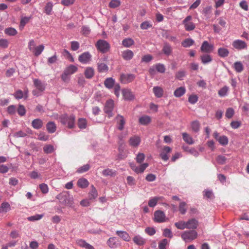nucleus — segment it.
<instances>
[{
	"label": "nucleus",
	"mask_w": 249,
	"mask_h": 249,
	"mask_svg": "<svg viewBox=\"0 0 249 249\" xmlns=\"http://www.w3.org/2000/svg\"><path fill=\"white\" fill-rule=\"evenodd\" d=\"M56 198L59 200L62 204L65 206L72 207L73 198L68 192H63L56 196Z\"/></svg>",
	"instance_id": "f257e3e1"
},
{
	"label": "nucleus",
	"mask_w": 249,
	"mask_h": 249,
	"mask_svg": "<svg viewBox=\"0 0 249 249\" xmlns=\"http://www.w3.org/2000/svg\"><path fill=\"white\" fill-rule=\"evenodd\" d=\"M60 121L61 124L64 125H67L69 128H72L74 126V122L75 118L74 115H68L64 114L60 117Z\"/></svg>",
	"instance_id": "f03ea898"
},
{
	"label": "nucleus",
	"mask_w": 249,
	"mask_h": 249,
	"mask_svg": "<svg viewBox=\"0 0 249 249\" xmlns=\"http://www.w3.org/2000/svg\"><path fill=\"white\" fill-rule=\"evenodd\" d=\"M33 82L34 86L36 88V89L33 90L32 94L34 96H38L41 95L39 92H42L45 90L46 85L38 79H34Z\"/></svg>",
	"instance_id": "7ed1b4c3"
},
{
	"label": "nucleus",
	"mask_w": 249,
	"mask_h": 249,
	"mask_svg": "<svg viewBox=\"0 0 249 249\" xmlns=\"http://www.w3.org/2000/svg\"><path fill=\"white\" fill-rule=\"evenodd\" d=\"M95 46L98 51L103 53H106L109 51L110 45L105 40L99 39L95 44Z\"/></svg>",
	"instance_id": "20e7f679"
},
{
	"label": "nucleus",
	"mask_w": 249,
	"mask_h": 249,
	"mask_svg": "<svg viewBox=\"0 0 249 249\" xmlns=\"http://www.w3.org/2000/svg\"><path fill=\"white\" fill-rule=\"evenodd\" d=\"M197 237V233L194 230L185 231L181 235V238L185 242L192 241Z\"/></svg>",
	"instance_id": "39448f33"
},
{
	"label": "nucleus",
	"mask_w": 249,
	"mask_h": 249,
	"mask_svg": "<svg viewBox=\"0 0 249 249\" xmlns=\"http://www.w3.org/2000/svg\"><path fill=\"white\" fill-rule=\"evenodd\" d=\"M192 20V17L191 16H188L182 21V24L184 25L186 31H190L195 29V24Z\"/></svg>",
	"instance_id": "423d86ee"
},
{
	"label": "nucleus",
	"mask_w": 249,
	"mask_h": 249,
	"mask_svg": "<svg viewBox=\"0 0 249 249\" xmlns=\"http://www.w3.org/2000/svg\"><path fill=\"white\" fill-rule=\"evenodd\" d=\"M114 107V101L112 100H107L105 104L104 107L105 112L107 114L108 117L110 118L112 116V110Z\"/></svg>",
	"instance_id": "0eeeda50"
},
{
	"label": "nucleus",
	"mask_w": 249,
	"mask_h": 249,
	"mask_svg": "<svg viewBox=\"0 0 249 249\" xmlns=\"http://www.w3.org/2000/svg\"><path fill=\"white\" fill-rule=\"evenodd\" d=\"M154 220L158 223H162L166 221V216L164 213L161 211L158 210L154 213Z\"/></svg>",
	"instance_id": "6e6552de"
},
{
	"label": "nucleus",
	"mask_w": 249,
	"mask_h": 249,
	"mask_svg": "<svg viewBox=\"0 0 249 249\" xmlns=\"http://www.w3.org/2000/svg\"><path fill=\"white\" fill-rule=\"evenodd\" d=\"M92 55L88 52H84L78 56V60L82 64H88L91 60Z\"/></svg>",
	"instance_id": "1a4fd4ad"
},
{
	"label": "nucleus",
	"mask_w": 249,
	"mask_h": 249,
	"mask_svg": "<svg viewBox=\"0 0 249 249\" xmlns=\"http://www.w3.org/2000/svg\"><path fill=\"white\" fill-rule=\"evenodd\" d=\"M135 78V75L133 74H122L120 80L123 84H128L132 82Z\"/></svg>",
	"instance_id": "9d476101"
},
{
	"label": "nucleus",
	"mask_w": 249,
	"mask_h": 249,
	"mask_svg": "<svg viewBox=\"0 0 249 249\" xmlns=\"http://www.w3.org/2000/svg\"><path fill=\"white\" fill-rule=\"evenodd\" d=\"M232 46L238 50H244L247 49V44L244 41L240 39H236L232 43Z\"/></svg>",
	"instance_id": "9b49d317"
},
{
	"label": "nucleus",
	"mask_w": 249,
	"mask_h": 249,
	"mask_svg": "<svg viewBox=\"0 0 249 249\" xmlns=\"http://www.w3.org/2000/svg\"><path fill=\"white\" fill-rule=\"evenodd\" d=\"M171 151V148H170L169 146H165L163 147L160 154V156L163 160L167 161L169 159V156H168V154L170 153Z\"/></svg>",
	"instance_id": "f8f14e48"
},
{
	"label": "nucleus",
	"mask_w": 249,
	"mask_h": 249,
	"mask_svg": "<svg viewBox=\"0 0 249 249\" xmlns=\"http://www.w3.org/2000/svg\"><path fill=\"white\" fill-rule=\"evenodd\" d=\"M141 142V138L137 135L131 137L128 141L129 145L134 147H138L140 145Z\"/></svg>",
	"instance_id": "ddd939ff"
},
{
	"label": "nucleus",
	"mask_w": 249,
	"mask_h": 249,
	"mask_svg": "<svg viewBox=\"0 0 249 249\" xmlns=\"http://www.w3.org/2000/svg\"><path fill=\"white\" fill-rule=\"evenodd\" d=\"M200 49L202 52L210 53L213 51V46L209 44L208 41H205L203 42Z\"/></svg>",
	"instance_id": "4468645a"
},
{
	"label": "nucleus",
	"mask_w": 249,
	"mask_h": 249,
	"mask_svg": "<svg viewBox=\"0 0 249 249\" xmlns=\"http://www.w3.org/2000/svg\"><path fill=\"white\" fill-rule=\"evenodd\" d=\"M148 164L147 163L142 164L139 167H137L133 164H130V166L132 169L137 174L143 172V171L148 167Z\"/></svg>",
	"instance_id": "2eb2a0df"
},
{
	"label": "nucleus",
	"mask_w": 249,
	"mask_h": 249,
	"mask_svg": "<svg viewBox=\"0 0 249 249\" xmlns=\"http://www.w3.org/2000/svg\"><path fill=\"white\" fill-rule=\"evenodd\" d=\"M186 222V229H196L198 226V221L195 218L191 219Z\"/></svg>",
	"instance_id": "dca6fc26"
},
{
	"label": "nucleus",
	"mask_w": 249,
	"mask_h": 249,
	"mask_svg": "<svg viewBox=\"0 0 249 249\" xmlns=\"http://www.w3.org/2000/svg\"><path fill=\"white\" fill-rule=\"evenodd\" d=\"M107 245L111 249H115L118 247V241L116 237L109 238L107 241Z\"/></svg>",
	"instance_id": "f3484780"
},
{
	"label": "nucleus",
	"mask_w": 249,
	"mask_h": 249,
	"mask_svg": "<svg viewBox=\"0 0 249 249\" xmlns=\"http://www.w3.org/2000/svg\"><path fill=\"white\" fill-rule=\"evenodd\" d=\"M118 124V128L120 130H122L124 128V125L125 123V121L124 117L120 115H118L116 117Z\"/></svg>",
	"instance_id": "a211bd4d"
},
{
	"label": "nucleus",
	"mask_w": 249,
	"mask_h": 249,
	"mask_svg": "<svg viewBox=\"0 0 249 249\" xmlns=\"http://www.w3.org/2000/svg\"><path fill=\"white\" fill-rule=\"evenodd\" d=\"M153 92L155 96L157 98H161L163 96L164 93L163 89L159 86L154 87L153 88Z\"/></svg>",
	"instance_id": "6ab92c4d"
},
{
	"label": "nucleus",
	"mask_w": 249,
	"mask_h": 249,
	"mask_svg": "<svg viewBox=\"0 0 249 249\" xmlns=\"http://www.w3.org/2000/svg\"><path fill=\"white\" fill-rule=\"evenodd\" d=\"M116 234L125 241L128 242L130 240L131 238L129 234L125 231H117Z\"/></svg>",
	"instance_id": "aec40b11"
},
{
	"label": "nucleus",
	"mask_w": 249,
	"mask_h": 249,
	"mask_svg": "<svg viewBox=\"0 0 249 249\" xmlns=\"http://www.w3.org/2000/svg\"><path fill=\"white\" fill-rule=\"evenodd\" d=\"M122 93L125 100H131L134 98V96L130 89H124L122 90Z\"/></svg>",
	"instance_id": "412c9836"
},
{
	"label": "nucleus",
	"mask_w": 249,
	"mask_h": 249,
	"mask_svg": "<svg viewBox=\"0 0 249 249\" xmlns=\"http://www.w3.org/2000/svg\"><path fill=\"white\" fill-rule=\"evenodd\" d=\"M122 56L124 59L130 60L133 58L134 53L132 51L126 50L122 52Z\"/></svg>",
	"instance_id": "4be33fe9"
},
{
	"label": "nucleus",
	"mask_w": 249,
	"mask_h": 249,
	"mask_svg": "<svg viewBox=\"0 0 249 249\" xmlns=\"http://www.w3.org/2000/svg\"><path fill=\"white\" fill-rule=\"evenodd\" d=\"M43 124V121L40 119H36L33 120L32 122V127L36 129L41 128Z\"/></svg>",
	"instance_id": "5701e85b"
},
{
	"label": "nucleus",
	"mask_w": 249,
	"mask_h": 249,
	"mask_svg": "<svg viewBox=\"0 0 249 249\" xmlns=\"http://www.w3.org/2000/svg\"><path fill=\"white\" fill-rule=\"evenodd\" d=\"M133 242L138 246H143L145 244V240L140 235H136L133 238Z\"/></svg>",
	"instance_id": "b1692460"
},
{
	"label": "nucleus",
	"mask_w": 249,
	"mask_h": 249,
	"mask_svg": "<svg viewBox=\"0 0 249 249\" xmlns=\"http://www.w3.org/2000/svg\"><path fill=\"white\" fill-rule=\"evenodd\" d=\"M84 74L86 78L91 79L94 75V70L91 67H87L85 70Z\"/></svg>",
	"instance_id": "393cba45"
},
{
	"label": "nucleus",
	"mask_w": 249,
	"mask_h": 249,
	"mask_svg": "<svg viewBox=\"0 0 249 249\" xmlns=\"http://www.w3.org/2000/svg\"><path fill=\"white\" fill-rule=\"evenodd\" d=\"M91 189L89 193V200H93L95 199L98 196V193L96 189L93 185L91 186Z\"/></svg>",
	"instance_id": "a878e982"
},
{
	"label": "nucleus",
	"mask_w": 249,
	"mask_h": 249,
	"mask_svg": "<svg viewBox=\"0 0 249 249\" xmlns=\"http://www.w3.org/2000/svg\"><path fill=\"white\" fill-rule=\"evenodd\" d=\"M151 119L150 117L147 115H143L139 119V123L143 125H146L151 122Z\"/></svg>",
	"instance_id": "bb28decb"
},
{
	"label": "nucleus",
	"mask_w": 249,
	"mask_h": 249,
	"mask_svg": "<svg viewBox=\"0 0 249 249\" xmlns=\"http://www.w3.org/2000/svg\"><path fill=\"white\" fill-rule=\"evenodd\" d=\"M77 243L80 247L85 248L86 249H94L92 246L88 244L84 240H78L77 242Z\"/></svg>",
	"instance_id": "cd10ccee"
},
{
	"label": "nucleus",
	"mask_w": 249,
	"mask_h": 249,
	"mask_svg": "<svg viewBox=\"0 0 249 249\" xmlns=\"http://www.w3.org/2000/svg\"><path fill=\"white\" fill-rule=\"evenodd\" d=\"M186 92V89L183 87H180L177 89L174 92V95L176 97H180L185 94Z\"/></svg>",
	"instance_id": "c85d7f7f"
},
{
	"label": "nucleus",
	"mask_w": 249,
	"mask_h": 249,
	"mask_svg": "<svg viewBox=\"0 0 249 249\" xmlns=\"http://www.w3.org/2000/svg\"><path fill=\"white\" fill-rule=\"evenodd\" d=\"M78 68L76 66L71 65L66 69L64 71L66 74L71 75L76 72Z\"/></svg>",
	"instance_id": "c756f323"
},
{
	"label": "nucleus",
	"mask_w": 249,
	"mask_h": 249,
	"mask_svg": "<svg viewBox=\"0 0 249 249\" xmlns=\"http://www.w3.org/2000/svg\"><path fill=\"white\" fill-rule=\"evenodd\" d=\"M46 128L47 131L50 133H53L56 131V126L54 123L53 122H49L46 124Z\"/></svg>",
	"instance_id": "7c9ffc66"
},
{
	"label": "nucleus",
	"mask_w": 249,
	"mask_h": 249,
	"mask_svg": "<svg viewBox=\"0 0 249 249\" xmlns=\"http://www.w3.org/2000/svg\"><path fill=\"white\" fill-rule=\"evenodd\" d=\"M97 69L100 72H106L108 71V67L104 63H98L97 64Z\"/></svg>",
	"instance_id": "2f4dec72"
},
{
	"label": "nucleus",
	"mask_w": 249,
	"mask_h": 249,
	"mask_svg": "<svg viewBox=\"0 0 249 249\" xmlns=\"http://www.w3.org/2000/svg\"><path fill=\"white\" fill-rule=\"evenodd\" d=\"M115 81L112 78H107L104 81V85L107 89H111L114 85Z\"/></svg>",
	"instance_id": "473e14b6"
},
{
	"label": "nucleus",
	"mask_w": 249,
	"mask_h": 249,
	"mask_svg": "<svg viewBox=\"0 0 249 249\" xmlns=\"http://www.w3.org/2000/svg\"><path fill=\"white\" fill-rule=\"evenodd\" d=\"M162 52L167 55H170L172 52V49L170 45L168 43H165L162 48Z\"/></svg>",
	"instance_id": "72a5a7b5"
},
{
	"label": "nucleus",
	"mask_w": 249,
	"mask_h": 249,
	"mask_svg": "<svg viewBox=\"0 0 249 249\" xmlns=\"http://www.w3.org/2000/svg\"><path fill=\"white\" fill-rule=\"evenodd\" d=\"M134 44V41L131 38H126L122 41V45L125 47H130Z\"/></svg>",
	"instance_id": "f704fd0d"
},
{
	"label": "nucleus",
	"mask_w": 249,
	"mask_h": 249,
	"mask_svg": "<svg viewBox=\"0 0 249 249\" xmlns=\"http://www.w3.org/2000/svg\"><path fill=\"white\" fill-rule=\"evenodd\" d=\"M44 49V46L43 45H40L34 49L32 53L36 56L39 55Z\"/></svg>",
	"instance_id": "c9c22d12"
},
{
	"label": "nucleus",
	"mask_w": 249,
	"mask_h": 249,
	"mask_svg": "<svg viewBox=\"0 0 249 249\" xmlns=\"http://www.w3.org/2000/svg\"><path fill=\"white\" fill-rule=\"evenodd\" d=\"M182 137L183 140L189 144H192L194 143V140L192 137L186 133H182Z\"/></svg>",
	"instance_id": "e433bc0d"
},
{
	"label": "nucleus",
	"mask_w": 249,
	"mask_h": 249,
	"mask_svg": "<svg viewBox=\"0 0 249 249\" xmlns=\"http://www.w3.org/2000/svg\"><path fill=\"white\" fill-rule=\"evenodd\" d=\"M77 185L82 188H85L89 185V182L85 178H80L77 181Z\"/></svg>",
	"instance_id": "4c0bfd02"
},
{
	"label": "nucleus",
	"mask_w": 249,
	"mask_h": 249,
	"mask_svg": "<svg viewBox=\"0 0 249 249\" xmlns=\"http://www.w3.org/2000/svg\"><path fill=\"white\" fill-rule=\"evenodd\" d=\"M10 206L8 202H3L1 204L0 207V213H6L10 211Z\"/></svg>",
	"instance_id": "58836bf2"
},
{
	"label": "nucleus",
	"mask_w": 249,
	"mask_h": 249,
	"mask_svg": "<svg viewBox=\"0 0 249 249\" xmlns=\"http://www.w3.org/2000/svg\"><path fill=\"white\" fill-rule=\"evenodd\" d=\"M162 197L156 196L149 199L148 201V206L150 207H155L158 201L161 199Z\"/></svg>",
	"instance_id": "ea45409f"
},
{
	"label": "nucleus",
	"mask_w": 249,
	"mask_h": 249,
	"mask_svg": "<svg viewBox=\"0 0 249 249\" xmlns=\"http://www.w3.org/2000/svg\"><path fill=\"white\" fill-rule=\"evenodd\" d=\"M218 55L221 57H225L229 55V52L228 49L224 48H220L218 50Z\"/></svg>",
	"instance_id": "a19ab883"
},
{
	"label": "nucleus",
	"mask_w": 249,
	"mask_h": 249,
	"mask_svg": "<svg viewBox=\"0 0 249 249\" xmlns=\"http://www.w3.org/2000/svg\"><path fill=\"white\" fill-rule=\"evenodd\" d=\"M201 62L203 64H205L211 62L212 61L211 56L209 54H204L200 57Z\"/></svg>",
	"instance_id": "79ce46f5"
},
{
	"label": "nucleus",
	"mask_w": 249,
	"mask_h": 249,
	"mask_svg": "<svg viewBox=\"0 0 249 249\" xmlns=\"http://www.w3.org/2000/svg\"><path fill=\"white\" fill-rule=\"evenodd\" d=\"M87 123L85 119L79 118L78 120L77 125L79 128L85 129L87 126Z\"/></svg>",
	"instance_id": "37998d69"
},
{
	"label": "nucleus",
	"mask_w": 249,
	"mask_h": 249,
	"mask_svg": "<svg viewBox=\"0 0 249 249\" xmlns=\"http://www.w3.org/2000/svg\"><path fill=\"white\" fill-rule=\"evenodd\" d=\"M53 7V5L51 2H48L46 3L44 7V11L47 15H50L51 14Z\"/></svg>",
	"instance_id": "c03bdc74"
},
{
	"label": "nucleus",
	"mask_w": 249,
	"mask_h": 249,
	"mask_svg": "<svg viewBox=\"0 0 249 249\" xmlns=\"http://www.w3.org/2000/svg\"><path fill=\"white\" fill-rule=\"evenodd\" d=\"M233 67L237 72H241L243 70V65L241 62H235L234 63Z\"/></svg>",
	"instance_id": "a18cd8bd"
},
{
	"label": "nucleus",
	"mask_w": 249,
	"mask_h": 249,
	"mask_svg": "<svg viewBox=\"0 0 249 249\" xmlns=\"http://www.w3.org/2000/svg\"><path fill=\"white\" fill-rule=\"evenodd\" d=\"M187 204L185 202H181L179 205V211L182 214H184L187 211Z\"/></svg>",
	"instance_id": "49530a36"
},
{
	"label": "nucleus",
	"mask_w": 249,
	"mask_h": 249,
	"mask_svg": "<svg viewBox=\"0 0 249 249\" xmlns=\"http://www.w3.org/2000/svg\"><path fill=\"white\" fill-rule=\"evenodd\" d=\"M124 149V144H122L119 146L118 150H119V153L118 154V158L119 159H123L126 157V155L123 153Z\"/></svg>",
	"instance_id": "de8ad7c7"
},
{
	"label": "nucleus",
	"mask_w": 249,
	"mask_h": 249,
	"mask_svg": "<svg viewBox=\"0 0 249 249\" xmlns=\"http://www.w3.org/2000/svg\"><path fill=\"white\" fill-rule=\"evenodd\" d=\"M176 227L179 230H184L186 228V222L184 221H179L175 223Z\"/></svg>",
	"instance_id": "09e8293b"
},
{
	"label": "nucleus",
	"mask_w": 249,
	"mask_h": 249,
	"mask_svg": "<svg viewBox=\"0 0 249 249\" xmlns=\"http://www.w3.org/2000/svg\"><path fill=\"white\" fill-rule=\"evenodd\" d=\"M194 43V41L191 38H187L182 42L181 45L184 47H189Z\"/></svg>",
	"instance_id": "8fccbe9b"
},
{
	"label": "nucleus",
	"mask_w": 249,
	"mask_h": 249,
	"mask_svg": "<svg viewBox=\"0 0 249 249\" xmlns=\"http://www.w3.org/2000/svg\"><path fill=\"white\" fill-rule=\"evenodd\" d=\"M191 127L195 132H197L200 129V124L198 121H194L191 124Z\"/></svg>",
	"instance_id": "3c124183"
},
{
	"label": "nucleus",
	"mask_w": 249,
	"mask_h": 249,
	"mask_svg": "<svg viewBox=\"0 0 249 249\" xmlns=\"http://www.w3.org/2000/svg\"><path fill=\"white\" fill-rule=\"evenodd\" d=\"M152 23L148 21H145L142 22L140 25V27L142 30H146L152 27Z\"/></svg>",
	"instance_id": "603ef678"
},
{
	"label": "nucleus",
	"mask_w": 249,
	"mask_h": 249,
	"mask_svg": "<svg viewBox=\"0 0 249 249\" xmlns=\"http://www.w3.org/2000/svg\"><path fill=\"white\" fill-rule=\"evenodd\" d=\"M4 32L9 36H15L17 34V30L13 28H8L5 29Z\"/></svg>",
	"instance_id": "864d4df0"
},
{
	"label": "nucleus",
	"mask_w": 249,
	"mask_h": 249,
	"mask_svg": "<svg viewBox=\"0 0 249 249\" xmlns=\"http://www.w3.org/2000/svg\"><path fill=\"white\" fill-rule=\"evenodd\" d=\"M43 151L46 154L52 153L54 151V147L50 144L46 145L43 147Z\"/></svg>",
	"instance_id": "5fc2aeb1"
},
{
	"label": "nucleus",
	"mask_w": 249,
	"mask_h": 249,
	"mask_svg": "<svg viewBox=\"0 0 249 249\" xmlns=\"http://www.w3.org/2000/svg\"><path fill=\"white\" fill-rule=\"evenodd\" d=\"M217 141L222 145H226L228 143V139L226 136H220Z\"/></svg>",
	"instance_id": "6e6d98bb"
},
{
	"label": "nucleus",
	"mask_w": 249,
	"mask_h": 249,
	"mask_svg": "<svg viewBox=\"0 0 249 249\" xmlns=\"http://www.w3.org/2000/svg\"><path fill=\"white\" fill-rule=\"evenodd\" d=\"M102 174L105 176H113L116 175V173L112 169L107 168L103 171Z\"/></svg>",
	"instance_id": "4d7b16f0"
},
{
	"label": "nucleus",
	"mask_w": 249,
	"mask_h": 249,
	"mask_svg": "<svg viewBox=\"0 0 249 249\" xmlns=\"http://www.w3.org/2000/svg\"><path fill=\"white\" fill-rule=\"evenodd\" d=\"M120 4V0H112L109 3V7L111 8H115L119 6Z\"/></svg>",
	"instance_id": "13d9d810"
},
{
	"label": "nucleus",
	"mask_w": 249,
	"mask_h": 249,
	"mask_svg": "<svg viewBox=\"0 0 249 249\" xmlns=\"http://www.w3.org/2000/svg\"><path fill=\"white\" fill-rule=\"evenodd\" d=\"M89 165L87 164L79 168L77 170V172L78 173H83L88 171L89 169Z\"/></svg>",
	"instance_id": "bf43d9fd"
},
{
	"label": "nucleus",
	"mask_w": 249,
	"mask_h": 249,
	"mask_svg": "<svg viewBox=\"0 0 249 249\" xmlns=\"http://www.w3.org/2000/svg\"><path fill=\"white\" fill-rule=\"evenodd\" d=\"M234 114V111L233 108H228L226 111L225 116L226 117L230 119L232 117Z\"/></svg>",
	"instance_id": "052dcab7"
},
{
	"label": "nucleus",
	"mask_w": 249,
	"mask_h": 249,
	"mask_svg": "<svg viewBox=\"0 0 249 249\" xmlns=\"http://www.w3.org/2000/svg\"><path fill=\"white\" fill-rule=\"evenodd\" d=\"M17 111L18 114L21 116H24L26 113L25 107L21 105H19Z\"/></svg>",
	"instance_id": "680f3d73"
},
{
	"label": "nucleus",
	"mask_w": 249,
	"mask_h": 249,
	"mask_svg": "<svg viewBox=\"0 0 249 249\" xmlns=\"http://www.w3.org/2000/svg\"><path fill=\"white\" fill-rule=\"evenodd\" d=\"M168 244V241L167 239L162 240L159 244L160 249H166V246Z\"/></svg>",
	"instance_id": "e2e57ef3"
},
{
	"label": "nucleus",
	"mask_w": 249,
	"mask_h": 249,
	"mask_svg": "<svg viewBox=\"0 0 249 249\" xmlns=\"http://www.w3.org/2000/svg\"><path fill=\"white\" fill-rule=\"evenodd\" d=\"M228 90H229V88L225 86V87H223L222 88H221L218 91V95L221 97L224 96L226 95Z\"/></svg>",
	"instance_id": "0e129e2a"
},
{
	"label": "nucleus",
	"mask_w": 249,
	"mask_h": 249,
	"mask_svg": "<svg viewBox=\"0 0 249 249\" xmlns=\"http://www.w3.org/2000/svg\"><path fill=\"white\" fill-rule=\"evenodd\" d=\"M156 70L160 73H164L165 71V68L163 64H158L155 65Z\"/></svg>",
	"instance_id": "69168bd1"
},
{
	"label": "nucleus",
	"mask_w": 249,
	"mask_h": 249,
	"mask_svg": "<svg viewBox=\"0 0 249 249\" xmlns=\"http://www.w3.org/2000/svg\"><path fill=\"white\" fill-rule=\"evenodd\" d=\"M145 155L143 153H139L137 156L136 161L139 163H141L144 160Z\"/></svg>",
	"instance_id": "338daca9"
},
{
	"label": "nucleus",
	"mask_w": 249,
	"mask_h": 249,
	"mask_svg": "<svg viewBox=\"0 0 249 249\" xmlns=\"http://www.w3.org/2000/svg\"><path fill=\"white\" fill-rule=\"evenodd\" d=\"M39 188L43 194H46L48 192V185L45 183H42L39 185Z\"/></svg>",
	"instance_id": "774afa93"
}]
</instances>
